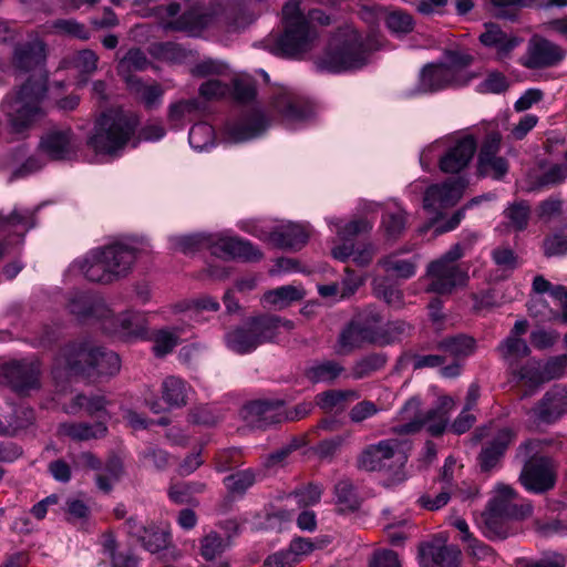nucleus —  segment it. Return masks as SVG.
Masks as SVG:
<instances>
[{
	"label": "nucleus",
	"mask_w": 567,
	"mask_h": 567,
	"mask_svg": "<svg viewBox=\"0 0 567 567\" xmlns=\"http://www.w3.org/2000/svg\"><path fill=\"white\" fill-rule=\"evenodd\" d=\"M505 218L514 230H524L527 227L530 208L525 202H515L504 212Z\"/></svg>",
	"instance_id": "61"
},
{
	"label": "nucleus",
	"mask_w": 567,
	"mask_h": 567,
	"mask_svg": "<svg viewBox=\"0 0 567 567\" xmlns=\"http://www.w3.org/2000/svg\"><path fill=\"white\" fill-rule=\"evenodd\" d=\"M482 45L495 51L498 60L506 59L523 40L512 33L505 32L496 23H485L484 31L480 34Z\"/></svg>",
	"instance_id": "30"
},
{
	"label": "nucleus",
	"mask_w": 567,
	"mask_h": 567,
	"mask_svg": "<svg viewBox=\"0 0 567 567\" xmlns=\"http://www.w3.org/2000/svg\"><path fill=\"white\" fill-rule=\"evenodd\" d=\"M271 109L289 128H297L312 115L309 103L288 87H277L272 94Z\"/></svg>",
	"instance_id": "16"
},
{
	"label": "nucleus",
	"mask_w": 567,
	"mask_h": 567,
	"mask_svg": "<svg viewBox=\"0 0 567 567\" xmlns=\"http://www.w3.org/2000/svg\"><path fill=\"white\" fill-rule=\"evenodd\" d=\"M385 24L388 29L396 35L410 33L413 30V18L401 10H394L385 16Z\"/></svg>",
	"instance_id": "63"
},
{
	"label": "nucleus",
	"mask_w": 567,
	"mask_h": 567,
	"mask_svg": "<svg viewBox=\"0 0 567 567\" xmlns=\"http://www.w3.org/2000/svg\"><path fill=\"white\" fill-rule=\"evenodd\" d=\"M6 377L14 390H31L40 385V365L37 361H13L4 367Z\"/></svg>",
	"instance_id": "34"
},
{
	"label": "nucleus",
	"mask_w": 567,
	"mask_h": 567,
	"mask_svg": "<svg viewBox=\"0 0 567 567\" xmlns=\"http://www.w3.org/2000/svg\"><path fill=\"white\" fill-rule=\"evenodd\" d=\"M45 92V79L31 75L18 91L7 94L0 104L6 117V123L0 121V136L7 131L22 133L39 122L45 114L42 106Z\"/></svg>",
	"instance_id": "4"
},
{
	"label": "nucleus",
	"mask_w": 567,
	"mask_h": 567,
	"mask_svg": "<svg viewBox=\"0 0 567 567\" xmlns=\"http://www.w3.org/2000/svg\"><path fill=\"white\" fill-rule=\"evenodd\" d=\"M343 371V368L336 362L324 361L315 363L307 372L306 378L312 383H329L337 379Z\"/></svg>",
	"instance_id": "53"
},
{
	"label": "nucleus",
	"mask_w": 567,
	"mask_h": 567,
	"mask_svg": "<svg viewBox=\"0 0 567 567\" xmlns=\"http://www.w3.org/2000/svg\"><path fill=\"white\" fill-rule=\"evenodd\" d=\"M182 328L161 329L154 334L153 351L157 357L166 355L181 342Z\"/></svg>",
	"instance_id": "55"
},
{
	"label": "nucleus",
	"mask_w": 567,
	"mask_h": 567,
	"mask_svg": "<svg viewBox=\"0 0 567 567\" xmlns=\"http://www.w3.org/2000/svg\"><path fill=\"white\" fill-rule=\"evenodd\" d=\"M454 408V400L449 395H442L437 405L423 414L420 411V402L416 398H412L401 410L403 419L410 420L401 431L413 433L425 426L432 436H440L447 429L450 414Z\"/></svg>",
	"instance_id": "13"
},
{
	"label": "nucleus",
	"mask_w": 567,
	"mask_h": 567,
	"mask_svg": "<svg viewBox=\"0 0 567 567\" xmlns=\"http://www.w3.org/2000/svg\"><path fill=\"white\" fill-rule=\"evenodd\" d=\"M513 439L514 433L509 429H502L493 440L482 446L477 456L482 472L489 473L498 466Z\"/></svg>",
	"instance_id": "32"
},
{
	"label": "nucleus",
	"mask_w": 567,
	"mask_h": 567,
	"mask_svg": "<svg viewBox=\"0 0 567 567\" xmlns=\"http://www.w3.org/2000/svg\"><path fill=\"white\" fill-rule=\"evenodd\" d=\"M45 59V44L39 38H33L19 44L13 54L16 71L29 72L41 64Z\"/></svg>",
	"instance_id": "35"
},
{
	"label": "nucleus",
	"mask_w": 567,
	"mask_h": 567,
	"mask_svg": "<svg viewBox=\"0 0 567 567\" xmlns=\"http://www.w3.org/2000/svg\"><path fill=\"white\" fill-rule=\"evenodd\" d=\"M102 249L114 281L127 276L136 260L137 249L127 243H115Z\"/></svg>",
	"instance_id": "31"
},
{
	"label": "nucleus",
	"mask_w": 567,
	"mask_h": 567,
	"mask_svg": "<svg viewBox=\"0 0 567 567\" xmlns=\"http://www.w3.org/2000/svg\"><path fill=\"white\" fill-rule=\"evenodd\" d=\"M463 256L460 244L452 246L442 257L432 261L426 269L430 279L427 290L436 293H450L454 288L466 284L468 277L456 261Z\"/></svg>",
	"instance_id": "14"
},
{
	"label": "nucleus",
	"mask_w": 567,
	"mask_h": 567,
	"mask_svg": "<svg viewBox=\"0 0 567 567\" xmlns=\"http://www.w3.org/2000/svg\"><path fill=\"white\" fill-rule=\"evenodd\" d=\"M127 86L147 109H153L161 104L163 97V89L156 83L146 84L138 80H130Z\"/></svg>",
	"instance_id": "46"
},
{
	"label": "nucleus",
	"mask_w": 567,
	"mask_h": 567,
	"mask_svg": "<svg viewBox=\"0 0 567 567\" xmlns=\"http://www.w3.org/2000/svg\"><path fill=\"white\" fill-rule=\"evenodd\" d=\"M439 348L454 359L462 360L474 353L476 342L472 337L461 334L444 339Z\"/></svg>",
	"instance_id": "47"
},
{
	"label": "nucleus",
	"mask_w": 567,
	"mask_h": 567,
	"mask_svg": "<svg viewBox=\"0 0 567 567\" xmlns=\"http://www.w3.org/2000/svg\"><path fill=\"white\" fill-rule=\"evenodd\" d=\"M241 420L252 429L266 430L285 422V400L258 399L247 402L240 409Z\"/></svg>",
	"instance_id": "17"
},
{
	"label": "nucleus",
	"mask_w": 567,
	"mask_h": 567,
	"mask_svg": "<svg viewBox=\"0 0 567 567\" xmlns=\"http://www.w3.org/2000/svg\"><path fill=\"white\" fill-rule=\"evenodd\" d=\"M121 360L113 351H106L91 342H75L59 352L53 365L55 378H84L92 381L110 377L120 370Z\"/></svg>",
	"instance_id": "2"
},
{
	"label": "nucleus",
	"mask_w": 567,
	"mask_h": 567,
	"mask_svg": "<svg viewBox=\"0 0 567 567\" xmlns=\"http://www.w3.org/2000/svg\"><path fill=\"white\" fill-rule=\"evenodd\" d=\"M169 245L175 251L185 255L194 254L203 248L208 249L209 234L174 235L169 237Z\"/></svg>",
	"instance_id": "44"
},
{
	"label": "nucleus",
	"mask_w": 567,
	"mask_h": 567,
	"mask_svg": "<svg viewBox=\"0 0 567 567\" xmlns=\"http://www.w3.org/2000/svg\"><path fill=\"white\" fill-rule=\"evenodd\" d=\"M52 32L61 35L72 37L79 40H87L90 30L74 19H59L52 25Z\"/></svg>",
	"instance_id": "62"
},
{
	"label": "nucleus",
	"mask_w": 567,
	"mask_h": 567,
	"mask_svg": "<svg viewBox=\"0 0 567 567\" xmlns=\"http://www.w3.org/2000/svg\"><path fill=\"white\" fill-rule=\"evenodd\" d=\"M188 142L193 150L204 152L215 146L216 134L214 127L206 122H199L192 126Z\"/></svg>",
	"instance_id": "50"
},
{
	"label": "nucleus",
	"mask_w": 567,
	"mask_h": 567,
	"mask_svg": "<svg viewBox=\"0 0 567 567\" xmlns=\"http://www.w3.org/2000/svg\"><path fill=\"white\" fill-rule=\"evenodd\" d=\"M218 25L216 8H192L177 19L168 22L166 28L185 32L192 37H200L207 30Z\"/></svg>",
	"instance_id": "22"
},
{
	"label": "nucleus",
	"mask_w": 567,
	"mask_h": 567,
	"mask_svg": "<svg viewBox=\"0 0 567 567\" xmlns=\"http://www.w3.org/2000/svg\"><path fill=\"white\" fill-rule=\"evenodd\" d=\"M208 250L219 258L258 260L261 252L250 241L226 233L209 234Z\"/></svg>",
	"instance_id": "21"
},
{
	"label": "nucleus",
	"mask_w": 567,
	"mask_h": 567,
	"mask_svg": "<svg viewBox=\"0 0 567 567\" xmlns=\"http://www.w3.org/2000/svg\"><path fill=\"white\" fill-rule=\"evenodd\" d=\"M81 148V138L70 125L55 124L48 127L41 135L38 151L40 155L29 157L13 173V177H22L38 172L45 165L42 156L50 161H72Z\"/></svg>",
	"instance_id": "6"
},
{
	"label": "nucleus",
	"mask_w": 567,
	"mask_h": 567,
	"mask_svg": "<svg viewBox=\"0 0 567 567\" xmlns=\"http://www.w3.org/2000/svg\"><path fill=\"white\" fill-rule=\"evenodd\" d=\"M322 20L319 10H312L305 16L298 0H289L282 9L284 32L280 35H271L267 39V49L275 55L300 59L316 44L318 32L311 21Z\"/></svg>",
	"instance_id": "1"
},
{
	"label": "nucleus",
	"mask_w": 567,
	"mask_h": 567,
	"mask_svg": "<svg viewBox=\"0 0 567 567\" xmlns=\"http://www.w3.org/2000/svg\"><path fill=\"white\" fill-rule=\"evenodd\" d=\"M380 47L375 35L363 38L354 28L346 25L332 35L317 66L330 73L355 71L367 65L371 53Z\"/></svg>",
	"instance_id": "3"
},
{
	"label": "nucleus",
	"mask_w": 567,
	"mask_h": 567,
	"mask_svg": "<svg viewBox=\"0 0 567 567\" xmlns=\"http://www.w3.org/2000/svg\"><path fill=\"white\" fill-rule=\"evenodd\" d=\"M305 295L301 286L286 285L266 291L261 297V303L265 307L281 310L289 307L292 302L303 299Z\"/></svg>",
	"instance_id": "38"
},
{
	"label": "nucleus",
	"mask_w": 567,
	"mask_h": 567,
	"mask_svg": "<svg viewBox=\"0 0 567 567\" xmlns=\"http://www.w3.org/2000/svg\"><path fill=\"white\" fill-rule=\"evenodd\" d=\"M404 458L398 441L384 440L363 450L358 458V466L369 472L390 471L401 465Z\"/></svg>",
	"instance_id": "18"
},
{
	"label": "nucleus",
	"mask_w": 567,
	"mask_h": 567,
	"mask_svg": "<svg viewBox=\"0 0 567 567\" xmlns=\"http://www.w3.org/2000/svg\"><path fill=\"white\" fill-rule=\"evenodd\" d=\"M499 145L501 135L498 133H491L478 154V169L481 174L494 179H501L508 172L507 161L502 156H497Z\"/></svg>",
	"instance_id": "27"
},
{
	"label": "nucleus",
	"mask_w": 567,
	"mask_h": 567,
	"mask_svg": "<svg viewBox=\"0 0 567 567\" xmlns=\"http://www.w3.org/2000/svg\"><path fill=\"white\" fill-rule=\"evenodd\" d=\"M68 308L71 313L81 319L94 318L101 322L110 312V308L102 297L79 291L70 295Z\"/></svg>",
	"instance_id": "33"
},
{
	"label": "nucleus",
	"mask_w": 567,
	"mask_h": 567,
	"mask_svg": "<svg viewBox=\"0 0 567 567\" xmlns=\"http://www.w3.org/2000/svg\"><path fill=\"white\" fill-rule=\"evenodd\" d=\"M476 146V141L471 135L442 137L422 150L420 163L424 169H430L437 161L443 173L458 174L473 159Z\"/></svg>",
	"instance_id": "8"
},
{
	"label": "nucleus",
	"mask_w": 567,
	"mask_h": 567,
	"mask_svg": "<svg viewBox=\"0 0 567 567\" xmlns=\"http://www.w3.org/2000/svg\"><path fill=\"white\" fill-rule=\"evenodd\" d=\"M408 250H398L386 256L379 261V265L383 267L384 271L401 279H409L415 275L419 256L409 255L405 256Z\"/></svg>",
	"instance_id": "37"
},
{
	"label": "nucleus",
	"mask_w": 567,
	"mask_h": 567,
	"mask_svg": "<svg viewBox=\"0 0 567 567\" xmlns=\"http://www.w3.org/2000/svg\"><path fill=\"white\" fill-rule=\"evenodd\" d=\"M422 567H458L461 551L454 545L435 539L420 549Z\"/></svg>",
	"instance_id": "29"
},
{
	"label": "nucleus",
	"mask_w": 567,
	"mask_h": 567,
	"mask_svg": "<svg viewBox=\"0 0 567 567\" xmlns=\"http://www.w3.org/2000/svg\"><path fill=\"white\" fill-rule=\"evenodd\" d=\"M497 351L505 361L512 364L528 355L529 348L524 339L508 336L499 343Z\"/></svg>",
	"instance_id": "56"
},
{
	"label": "nucleus",
	"mask_w": 567,
	"mask_h": 567,
	"mask_svg": "<svg viewBox=\"0 0 567 567\" xmlns=\"http://www.w3.org/2000/svg\"><path fill=\"white\" fill-rule=\"evenodd\" d=\"M483 522L485 526V535L491 539H504L511 534L508 520L513 517H505L493 513L484 512Z\"/></svg>",
	"instance_id": "57"
},
{
	"label": "nucleus",
	"mask_w": 567,
	"mask_h": 567,
	"mask_svg": "<svg viewBox=\"0 0 567 567\" xmlns=\"http://www.w3.org/2000/svg\"><path fill=\"white\" fill-rule=\"evenodd\" d=\"M240 228L275 247L300 250L309 240L311 229L308 224L280 221H247Z\"/></svg>",
	"instance_id": "12"
},
{
	"label": "nucleus",
	"mask_w": 567,
	"mask_h": 567,
	"mask_svg": "<svg viewBox=\"0 0 567 567\" xmlns=\"http://www.w3.org/2000/svg\"><path fill=\"white\" fill-rule=\"evenodd\" d=\"M138 118L124 111L103 113L86 138L87 147L99 157H120L127 147H135Z\"/></svg>",
	"instance_id": "5"
},
{
	"label": "nucleus",
	"mask_w": 567,
	"mask_h": 567,
	"mask_svg": "<svg viewBox=\"0 0 567 567\" xmlns=\"http://www.w3.org/2000/svg\"><path fill=\"white\" fill-rule=\"evenodd\" d=\"M548 444L549 441L529 440L520 444L517 450L516 456L524 463L519 481L529 492L544 493L555 485V462L543 454Z\"/></svg>",
	"instance_id": "9"
},
{
	"label": "nucleus",
	"mask_w": 567,
	"mask_h": 567,
	"mask_svg": "<svg viewBox=\"0 0 567 567\" xmlns=\"http://www.w3.org/2000/svg\"><path fill=\"white\" fill-rule=\"evenodd\" d=\"M516 492L508 485L499 484L495 488V495L488 502L485 512L505 517H513L514 519H523L529 516L533 507L529 503L517 505L514 503Z\"/></svg>",
	"instance_id": "26"
},
{
	"label": "nucleus",
	"mask_w": 567,
	"mask_h": 567,
	"mask_svg": "<svg viewBox=\"0 0 567 567\" xmlns=\"http://www.w3.org/2000/svg\"><path fill=\"white\" fill-rule=\"evenodd\" d=\"M59 432L73 441H90L104 437L107 433V426L103 422L93 424L69 422L62 423L59 426Z\"/></svg>",
	"instance_id": "41"
},
{
	"label": "nucleus",
	"mask_w": 567,
	"mask_h": 567,
	"mask_svg": "<svg viewBox=\"0 0 567 567\" xmlns=\"http://www.w3.org/2000/svg\"><path fill=\"white\" fill-rule=\"evenodd\" d=\"M102 327L106 332L117 334L125 340L142 338L146 334L147 330L144 315L126 311L115 317L111 309L104 316Z\"/></svg>",
	"instance_id": "24"
},
{
	"label": "nucleus",
	"mask_w": 567,
	"mask_h": 567,
	"mask_svg": "<svg viewBox=\"0 0 567 567\" xmlns=\"http://www.w3.org/2000/svg\"><path fill=\"white\" fill-rule=\"evenodd\" d=\"M336 502L341 512H353L359 508L360 502L350 480H341L334 486Z\"/></svg>",
	"instance_id": "54"
},
{
	"label": "nucleus",
	"mask_w": 567,
	"mask_h": 567,
	"mask_svg": "<svg viewBox=\"0 0 567 567\" xmlns=\"http://www.w3.org/2000/svg\"><path fill=\"white\" fill-rule=\"evenodd\" d=\"M535 415L543 422H551L567 412V392H546L534 408Z\"/></svg>",
	"instance_id": "39"
},
{
	"label": "nucleus",
	"mask_w": 567,
	"mask_h": 567,
	"mask_svg": "<svg viewBox=\"0 0 567 567\" xmlns=\"http://www.w3.org/2000/svg\"><path fill=\"white\" fill-rule=\"evenodd\" d=\"M472 61V55L467 53L450 52L444 63L429 64L422 69L417 84L408 95L417 96L467 84L474 78L467 70Z\"/></svg>",
	"instance_id": "7"
},
{
	"label": "nucleus",
	"mask_w": 567,
	"mask_h": 567,
	"mask_svg": "<svg viewBox=\"0 0 567 567\" xmlns=\"http://www.w3.org/2000/svg\"><path fill=\"white\" fill-rule=\"evenodd\" d=\"M466 185L467 181L458 176L430 186L423 198L424 209L439 217L444 209L454 206L460 200Z\"/></svg>",
	"instance_id": "19"
},
{
	"label": "nucleus",
	"mask_w": 567,
	"mask_h": 567,
	"mask_svg": "<svg viewBox=\"0 0 567 567\" xmlns=\"http://www.w3.org/2000/svg\"><path fill=\"white\" fill-rule=\"evenodd\" d=\"M227 347L237 353H247L260 346L251 319L226 334Z\"/></svg>",
	"instance_id": "40"
},
{
	"label": "nucleus",
	"mask_w": 567,
	"mask_h": 567,
	"mask_svg": "<svg viewBox=\"0 0 567 567\" xmlns=\"http://www.w3.org/2000/svg\"><path fill=\"white\" fill-rule=\"evenodd\" d=\"M371 336H374V332L363 329L359 324L351 323L340 334L338 352L342 354L349 353L363 341H370Z\"/></svg>",
	"instance_id": "49"
},
{
	"label": "nucleus",
	"mask_w": 567,
	"mask_h": 567,
	"mask_svg": "<svg viewBox=\"0 0 567 567\" xmlns=\"http://www.w3.org/2000/svg\"><path fill=\"white\" fill-rule=\"evenodd\" d=\"M408 213L394 203V207H388L382 218V228L389 238H398L405 229Z\"/></svg>",
	"instance_id": "52"
},
{
	"label": "nucleus",
	"mask_w": 567,
	"mask_h": 567,
	"mask_svg": "<svg viewBox=\"0 0 567 567\" xmlns=\"http://www.w3.org/2000/svg\"><path fill=\"white\" fill-rule=\"evenodd\" d=\"M410 331L411 326L404 321L389 322L384 329L375 331L374 336L370 337V342L389 344L400 340L404 336H408Z\"/></svg>",
	"instance_id": "58"
},
{
	"label": "nucleus",
	"mask_w": 567,
	"mask_h": 567,
	"mask_svg": "<svg viewBox=\"0 0 567 567\" xmlns=\"http://www.w3.org/2000/svg\"><path fill=\"white\" fill-rule=\"evenodd\" d=\"M566 367L567 355L565 354L554 357L546 362L529 360L518 371V378L527 384L539 385L563 377Z\"/></svg>",
	"instance_id": "23"
},
{
	"label": "nucleus",
	"mask_w": 567,
	"mask_h": 567,
	"mask_svg": "<svg viewBox=\"0 0 567 567\" xmlns=\"http://www.w3.org/2000/svg\"><path fill=\"white\" fill-rule=\"evenodd\" d=\"M327 223L332 231L336 233V241L331 248V255L334 259L346 261L352 258L353 262L360 267L368 266L375 254L371 244H360L355 246L350 239L357 235L369 233L373 223L365 217H358L344 221L338 217L327 218Z\"/></svg>",
	"instance_id": "10"
},
{
	"label": "nucleus",
	"mask_w": 567,
	"mask_h": 567,
	"mask_svg": "<svg viewBox=\"0 0 567 567\" xmlns=\"http://www.w3.org/2000/svg\"><path fill=\"white\" fill-rule=\"evenodd\" d=\"M147 65L148 61L145 54L138 49H133L130 50L126 55L120 60L117 72L126 83H130V80H138V78L132 75L131 73L133 71L145 70Z\"/></svg>",
	"instance_id": "51"
},
{
	"label": "nucleus",
	"mask_w": 567,
	"mask_h": 567,
	"mask_svg": "<svg viewBox=\"0 0 567 567\" xmlns=\"http://www.w3.org/2000/svg\"><path fill=\"white\" fill-rule=\"evenodd\" d=\"M566 56V51L558 44L540 37H534L528 43L527 61L530 69L558 64Z\"/></svg>",
	"instance_id": "28"
},
{
	"label": "nucleus",
	"mask_w": 567,
	"mask_h": 567,
	"mask_svg": "<svg viewBox=\"0 0 567 567\" xmlns=\"http://www.w3.org/2000/svg\"><path fill=\"white\" fill-rule=\"evenodd\" d=\"M199 76H212L202 83L199 94L206 100H218L233 93L239 102H246L255 96V89L250 84L234 81L228 76V66L219 61L204 60L193 70Z\"/></svg>",
	"instance_id": "11"
},
{
	"label": "nucleus",
	"mask_w": 567,
	"mask_h": 567,
	"mask_svg": "<svg viewBox=\"0 0 567 567\" xmlns=\"http://www.w3.org/2000/svg\"><path fill=\"white\" fill-rule=\"evenodd\" d=\"M270 126L262 110L254 109L225 123L221 138L226 143H244L260 137Z\"/></svg>",
	"instance_id": "15"
},
{
	"label": "nucleus",
	"mask_w": 567,
	"mask_h": 567,
	"mask_svg": "<svg viewBox=\"0 0 567 567\" xmlns=\"http://www.w3.org/2000/svg\"><path fill=\"white\" fill-rule=\"evenodd\" d=\"M256 336L260 344L277 339L280 334L295 328L291 320L278 316H260L251 318Z\"/></svg>",
	"instance_id": "36"
},
{
	"label": "nucleus",
	"mask_w": 567,
	"mask_h": 567,
	"mask_svg": "<svg viewBox=\"0 0 567 567\" xmlns=\"http://www.w3.org/2000/svg\"><path fill=\"white\" fill-rule=\"evenodd\" d=\"M528 312L539 321L567 323V288L556 286L546 298L533 296L528 302Z\"/></svg>",
	"instance_id": "20"
},
{
	"label": "nucleus",
	"mask_w": 567,
	"mask_h": 567,
	"mask_svg": "<svg viewBox=\"0 0 567 567\" xmlns=\"http://www.w3.org/2000/svg\"><path fill=\"white\" fill-rule=\"evenodd\" d=\"M140 542L145 549L155 554L168 547L169 534L154 524H151Z\"/></svg>",
	"instance_id": "60"
},
{
	"label": "nucleus",
	"mask_w": 567,
	"mask_h": 567,
	"mask_svg": "<svg viewBox=\"0 0 567 567\" xmlns=\"http://www.w3.org/2000/svg\"><path fill=\"white\" fill-rule=\"evenodd\" d=\"M32 218L30 209H14L8 216H0V231L12 228L18 241H21L24 233L33 226Z\"/></svg>",
	"instance_id": "43"
},
{
	"label": "nucleus",
	"mask_w": 567,
	"mask_h": 567,
	"mask_svg": "<svg viewBox=\"0 0 567 567\" xmlns=\"http://www.w3.org/2000/svg\"><path fill=\"white\" fill-rule=\"evenodd\" d=\"M145 402L152 412L164 413L185 406L188 398L184 392H150Z\"/></svg>",
	"instance_id": "42"
},
{
	"label": "nucleus",
	"mask_w": 567,
	"mask_h": 567,
	"mask_svg": "<svg viewBox=\"0 0 567 567\" xmlns=\"http://www.w3.org/2000/svg\"><path fill=\"white\" fill-rule=\"evenodd\" d=\"M256 482V474L251 470L238 471L224 478L227 491L233 495H244Z\"/></svg>",
	"instance_id": "59"
},
{
	"label": "nucleus",
	"mask_w": 567,
	"mask_h": 567,
	"mask_svg": "<svg viewBox=\"0 0 567 567\" xmlns=\"http://www.w3.org/2000/svg\"><path fill=\"white\" fill-rule=\"evenodd\" d=\"M71 270L79 271L87 280L100 284L114 282L113 272L110 271L104 249L95 248L82 258L74 260Z\"/></svg>",
	"instance_id": "25"
},
{
	"label": "nucleus",
	"mask_w": 567,
	"mask_h": 567,
	"mask_svg": "<svg viewBox=\"0 0 567 567\" xmlns=\"http://www.w3.org/2000/svg\"><path fill=\"white\" fill-rule=\"evenodd\" d=\"M476 403V395L471 394L467 404L461 411L458 416L449 425L452 433L461 435L466 433L476 422V416L471 413V409Z\"/></svg>",
	"instance_id": "64"
},
{
	"label": "nucleus",
	"mask_w": 567,
	"mask_h": 567,
	"mask_svg": "<svg viewBox=\"0 0 567 567\" xmlns=\"http://www.w3.org/2000/svg\"><path fill=\"white\" fill-rule=\"evenodd\" d=\"M230 546L229 537H224L216 532H209L200 539L199 554L207 560L219 558Z\"/></svg>",
	"instance_id": "48"
},
{
	"label": "nucleus",
	"mask_w": 567,
	"mask_h": 567,
	"mask_svg": "<svg viewBox=\"0 0 567 567\" xmlns=\"http://www.w3.org/2000/svg\"><path fill=\"white\" fill-rule=\"evenodd\" d=\"M199 110V103L196 100L178 101L169 105L168 122L172 128L181 130L192 120Z\"/></svg>",
	"instance_id": "45"
}]
</instances>
